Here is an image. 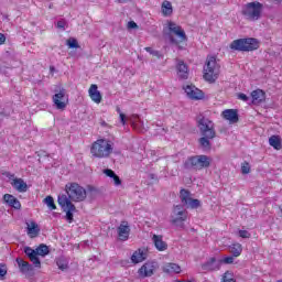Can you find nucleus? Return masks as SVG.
Here are the masks:
<instances>
[{
  "label": "nucleus",
  "instance_id": "obj_1",
  "mask_svg": "<svg viewBox=\"0 0 282 282\" xmlns=\"http://www.w3.org/2000/svg\"><path fill=\"white\" fill-rule=\"evenodd\" d=\"M182 205H175L171 216V224L178 228H184V221L188 219V212L185 208L197 209L202 206V200L191 197V191L182 188L180 191ZM185 206V208H184Z\"/></svg>",
  "mask_w": 282,
  "mask_h": 282
},
{
  "label": "nucleus",
  "instance_id": "obj_2",
  "mask_svg": "<svg viewBox=\"0 0 282 282\" xmlns=\"http://www.w3.org/2000/svg\"><path fill=\"white\" fill-rule=\"evenodd\" d=\"M196 122L202 135L198 139V144L203 151H210V149H213V143H210V140H215L217 137L213 121L203 115H199L196 118Z\"/></svg>",
  "mask_w": 282,
  "mask_h": 282
},
{
  "label": "nucleus",
  "instance_id": "obj_3",
  "mask_svg": "<svg viewBox=\"0 0 282 282\" xmlns=\"http://www.w3.org/2000/svg\"><path fill=\"white\" fill-rule=\"evenodd\" d=\"M65 191L69 202H85V199H87V193L96 192V187L88 185L87 189H85L78 183H67Z\"/></svg>",
  "mask_w": 282,
  "mask_h": 282
},
{
  "label": "nucleus",
  "instance_id": "obj_4",
  "mask_svg": "<svg viewBox=\"0 0 282 282\" xmlns=\"http://www.w3.org/2000/svg\"><path fill=\"white\" fill-rule=\"evenodd\" d=\"M210 156L205 154L188 156L183 162V169L185 171H204V169L210 167Z\"/></svg>",
  "mask_w": 282,
  "mask_h": 282
},
{
  "label": "nucleus",
  "instance_id": "obj_5",
  "mask_svg": "<svg viewBox=\"0 0 282 282\" xmlns=\"http://www.w3.org/2000/svg\"><path fill=\"white\" fill-rule=\"evenodd\" d=\"M241 14L246 21H259L263 17V3L259 1L249 2L242 7Z\"/></svg>",
  "mask_w": 282,
  "mask_h": 282
},
{
  "label": "nucleus",
  "instance_id": "obj_6",
  "mask_svg": "<svg viewBox=\"0 0 282 282\" xmlns=\"http://www.w3.org/2000/svg\"><path fill=\"white\" fill-rule=\"evenodd\" d=\"M90 153L94 158H109L113 153V147L108 140L99 139L93 143Z\"/></svg>",
  "mask_w": 282,
  "mask_h": 282
},
{
  "label": "nucleus",
  "instance_id": "obj_7",
  "mask_svg": "<svg viewBox=\"0 0 282 282\" xmlns=\"http://www.w3.org/2000/svg\"><path fill=\"white\" fill-rule=\"evenodd\" d=\"M259 47V40L254 37L238 39L231 42L230 50L236 52H254Z\"/></svg>",
  "mask_w": 282,
  "mask_h": 282
},
{
  "label": "nucleus",
  "instance_id": "obj_8",
  "mask_svg": "<svg viewBox=\"0 0 282 282\" xmlns=\"http://www.w3.org/2000/svg\"><path fill=\"white\" fill-rule=\"evenodd\" d=\"M219 65L217 64V57L207 56L206 64L204 66V78L207 83H215L219 78Z\"/></svg>",
  "mask_w": 282,
  "mask_h": 282
},
{
  "label": "nucleus",
  "instance_id": "obj_9",
  "mask_svg": "<svg viewBox=\"0 0 282 282\" xmlns=\"http://www.w3.org/2000/svg\"><path fill=\"white\" fill-rule=\"evenodd\" d=\"M57 204H59L61 208L66 213V221L72 224V221H74V213H76V205L73 204L65 194L58 195Z\"/></svg>",
  "mask_w": 282,
  "mask_h": 282
},
{
  "label": "nucleus",
  "instance_id": "obj_10",
  "mask_svg": "<svg viewBox=\"0 0 282 282\" xmlns=\"http://www.w3.org/2000/svg\"><path fill=\"white\" fill-rule=\"evenodd\" d=\"M167 28L170 33H167L166 36L172 45H180V42L173 36V34L180 37L181 43L187 41L186 32L182 29V26L175 24V22H169Z\"/></svg>",
  "mask_w": 282,
  "mask_h": 282
},
{
  "label": "nucleus",
  "instance_id": "obj_11",
  "mask_svg": "<svg viewBox=\"0 0 282 282\" xmlns=\"http://www.w3.org/2000/svg\"><path fill=\"white\" fill-rule=\"evenodd\" d=\"M155 262H145L138 271L139 276H141V279L153 276V274H155Z\"/></svg>",
  "mask_w": 282,
  "mask_h": 282
},
{
  "label": "nucleus",
  "instance_id": "obj_12",
  "mask_svg": "<svg viewBox=\"0 0 282 282\" xmlns=\"http://www.w3.org/2000/svg\"><path fill=\"white\" fill-rule=\"evenodd\" d=\"M184 89L192 100H202L204 98V91L193 85H187Z\"/></svg>",
  "mask_w": 282,
  "mask_h": 282
},
{
  "label": "nucleus",
  "instance_id": "obj_13",
  "mask_svg": "<svg viewBox=\"0 0 282 282\" xmlns=\"http://www.w3.org/2000/svg\"><path fill=\"white\" fill-rule=\"evenodd\" d=\"M65 94H67L65 88H61L59 91L53 96V102H54L56 109H65V107H67V104H65V101H64Z\"/></svg>",
  "mask_w": 282,
  "mask_h": 282
},
{
  "label": "nucleus",
  "instance_id": "obj_14",
  "mask_svg": "<svg viewBox=\"0 0 282 282\" xmlns=\"http://www.w3.org/2000/svg\"><path fill=\"white\" fill-rule=\"evenodd\" d=\"M119 241H127L131 232L128 221H121L120 226L117 228Z\"/></svg>",
  "mask_w": 282,
  "mask_h": 282
},
{
  "label": "nucleus",
  "instance_id": "obj_15",
  "mask_svg": "<svg viewBox=\"0 0 282 282\" xmlns=\"http://www.w3.org/2000/svg\"><path fill=\"white\" fill-rule=\"evenodd\" d=\"M225 120H228L230 124H237L239 122V111L237 109H226L221 113Z\"/></svg>",
  "mask_w": 282,
  "mask_h": 282
},
{
  "label": "nucleus",
  "instance_id": "obj_16",
  "mask_svg": "<svg viewBox=\"0 0 282 282\" xmlns=\"http://www.w3.org/2000/svg\"><path fill=\"white\" fill-rule=\"evenodd\" d=\"M221 268V261L220 259L217 260L216 258H210L207 262H205L202 265L203 270H206L207 272H217V270H220Z\"/></svg>",
  "mask_w": 282,
  "mask_h": 282
},
{
  "label": "nucleus",
  "instance_id": "obj_17",
  "mask_svg": "<svg viewBox=\"0 0 282 282\" xmlns=\"http://www.w3.org/2000/svg\"><path fill=\"white\" fill-rule=\"evenodd\" d=\"M88 94L93 102H96L97 105L102 102V95L98 90V85L93 84L88 90Z\"/></svg>",
  "mask_w": 282,
  "mask_h": 282
},
{
  "label": "nucleus",
  "instance_id": "obj_18",
  "mask_svg": "<svg viewBox=\"0 0 282 282\" xmlns=\"http://www.w3.org/2000/svg\"><path fill=\"white\" fill-rule=\"evenodd\" d=\"M24 254H26L30 261L33 262V265L35 268H41V259H39V256L34 252V249H32L31 247H25Z\"/></svg>",
  "mask_w": 282,
  "mask_h": 282
},
{
  "label": "nucleus",
  "instance_id": "obj_19",
  "mask_svg": "<svg viewBox=\"0 0 282 282\" xmlns=\"http://www.w3.org/2000/svg\"><path fill=\"white\" fill-rule=\"evenodd\" d=\"M17 263L20 268V272H22V274H30V272H34V267L32 264H30V262L21 259V258H17Z\"/></svg>",
  "mask_w": 282,
  "mask_h": 282
},
{
  "label": "nucleus",
  "instance_id": "obj_20",
  "mask_svg": "<svg viewBox=\"0 0 282 282\" xmlns=\"http://www.w3.org/2000/svg\"><path fill=\"white\" fill-rule=\"evenodd\" d=\"M3 200L8 204V206H11V208L21 210V202H19L17 197L12 196V194H4Z\"/></svg>",
  "mask_w": 282,
  "mask_h": 282
},
{
  "label": "nucleus",
  "instance_id": "obj_21",
  "mask_svg": "<svg viewBox=\"0 0 282 282\" xmlns=\"http://www.w3.org/2000/svg\"><path fill=\"white\" fill-rule=\"evenodd\" d=\"M152 241L160 252H164L169 248V245L162 239V236L153 235Z\"/></svg>",
  "mask_w": 282,
  "mask_h": 282
},
{
  "label": "nucleus",
  "instance_id": "obj_22",
  "mask_svg": "<svg viewBox=\"0 0 282 282\" xmlns=\"http://www.w3.org/2000/svg\"><path fill=\"white\" fill-rule=\"evenodd\" d=\"M252 104L261 105L265 100V93L262 89H257L251 93Z\"/></svg>",
  "mask_w": 282,
  "mask_h": 282
},
{
  "label": "nucleus",
  "instance_id": "obj_23",
  "mask_svg": "<svg viewBox=\"0 0 282 282\" xmlns=\"http://www.w3.org/2000/svg\"><path fill=\"white\" fill-rule=\"evenodd\" d=\"M13 188L18 191V193H26L28 192V183L23 181V178H14L11 183Z\"/></svg>",
  "mask_w": 282,
  "mask_h": 282
},
{
  "label": "nucleus",
  "instance_id": "obj_24",
  "mask_svg": "<svg viewBox=\"0 0 282 282\" xmlns=\"http://www.w3.org/2000/svg\"><path fill=\"white\" fill-rule=\"evenodd\" d=\"M145 259H147V252H144V250L142 249L134 251L131 257L132 263H142V261H145Z\"/></svg>",
  "mask_w": 282,
  "mask_h": 282
},
{
  "label": "nucleus",
  "instance_id": "obj_25",
  "mask_svg": "<svg viewBox=\"0 0 282 282\" xmlns=\"http://www.w3.org/2000/svg\"><path fill=\"white\" fill-rule=\"evenodd\" d=\"M177 74H178L180 78H183V79L188 78V66H186L184 61H178Z\"/></svg>",
  "mask_w": 282,
  "mask_h": 282
},
{
  "label": "nucleus",
  "instance_id": "obj_26",
  "mask_svg": "<svg viewBox=\"0 0 282 282\" xmlns=\"http://www.w3.org/2000/svg\"><path fill=\"white\" fill-rule=\"evenodd\" d=\"M161 9L163 17H171V14H173V4H171L169 0L163 1Z\"/></svg>",
  "mask_w": 282,
  "mask_h": 282
},
{
  "label": "nucleus",
  "instance_id": "obj_27",
  "mask_svg": "<svg viewBox=\"0 0 282 282\" xmlns=\"http://www.w3.org/2000/svg\"><path fill=\"white\" fill-rule=\"evenodd\" d=\"M269 144L270 147H273V149H275L276 151H281L282 149V142L279 135H272L271 138H269Z\"/></svg>",
  "mask_w": 282,
  "mask_h": 282
},
{
  "label": "nucleus",
  "instance_id": "obj_28",
  "mask_svg": "<svg viewBox=\"0 0 282 282\" xmlns=\"http://www.w3.org/2000/svg\"><path fill=\"white\" fill-rule=\"evenodd\" d=\"M33 250L37 257H47V254H50V247L44 243H41L36 249Z\"/></svg>",
  "mask_w": 282,
  "mask_h": 282
},
{
  "label": "nucleus",
  "instance_id": "obj_29",
  "mask_svg": "<svg viewBox=\"0 0 282 282\" xmlns=\"http://www.w3.org/2000/svg\"><path fill=\"white\" fill-rule=\"evenodd\" d=\"M28 225V235H33V237H39V234L41 232V228H39V225L35 221H31Z\"/></svg>",
  "mask_w": 282,
  "mask_h": 282
},
{
  "label": "nucleus",
  "instance_id": "obj_30",
  "mask_svg": "<svg viewBox=\"0 0 282 282\" xmlns=\"http://www.w3.org/2000/svg\"><path fill=\"white\" fill-rule=\"evenodd\" d=\"M232 257H240L241 252H243V247L241 246V243H234L230 248H229Z\"/></svg>",
  "mask_w": 282,
  "mask_h": 282
},
{
  "label": "nucleus",
  "instance_id": "obj_31",
  "mask_svg": "<svg viewBox=\"0 0 282 282\" xmlns=\"http://www.w3.org/2000/svg\"><path fill=\"white\" fill-rule=\"evenodd\" d=\"M166 272H175V274H180L182 272V268L178 264L170 263L165 267Z\"/></svg>",
  "mask_w": 282,
  "mask_h": 282
},
{
  "label": "nucleus",
  "instance_id": "obj_32",
  "mask_svg": "<svg viewBox=\"0 0 282 282\" xmlns=\"http://www.w3.org/2000/svg\"><path fill=\"white\" fill-rule=\"evenodd\" d=\"M44 204L50 208V210H56V204H54V197L46 196L44 198Z\"/></svg>",
  "mask_w": 282,
  "mask_h": 282
},
{
  "label": "nucleus",
  "instance_id": "obj_33",
  "mask_svg": "<svg viewBox=\"0 0 282 282\" xmlns=\"http://www.w3.org/2000/svg\"><path fill=\"white\" fill-rule=\"evenodd\" d=\"M66 45H68L69 50H76L79 47L78 40L74 37L68 39Z\"/></svg>",
  "mask_w": 282,
  "mask_h": 282
},
{
  "label": "nucleus",
  "instance_id": "obj_34",
  "mask_svg": "<svg viewBox=\"0 0 282 282\" xmlns=\"http://www.w3.org/2000/svg\"><path fill=\"white\" fill-rule=\"evenodd\" d=\"M56 263L59 270H67V268H69L67 260L64 258H58Z\"/></svg>",
  "mask_w": 282,
  "mask_h": 282
},
{
  "label": "nucleus",
  "instance_id": "obj_35",
  "mask_svg": "<svg viewBox=\"0 0 282 282\" xmlns=\"http://www.w3.org/2000/svg\"><path fill=\"white\" fill-rule=\"evenodd\" d=\"M145 52H148L149 54H151L152 56H155L156 58H164V55H162V53H160L159 51H155L151 47H145Z\"/></svg>",
  "mask_w": 282,
  "mask_h": 282
},
{
  "label": "nucleus",
  "instance_id": "obj_36",
  "mask_svg": "<svg viewBox=\"0 0 282 282\" xmlns=\"http://www.w3.org/2000/svg\"><path fill=\"white\" fill-rule=\"evenodd\" d=\"M241 173L242 175H248V173H250V163L243 162L241 164Z\"/></svg>",
  "mask_w": 282,
  "mask_h": 282
},
{
  "label": "nucleus",
  "instance_id": "obj_37",
  "mask_svg": "<svg viewBox=\"0 0 282 282\" xmlns=\"http://www.w3.org/2000/svg\"><path fill=\"white\" fill-rule=\"evenodd\" d=\"M221 264L225 263L226 265H230V263H235V256H229L224 259H220Z\"/></svg>",
  "mask_w": 282,
  "mask_h": 282
},
{
  "label": "nucleus",
  "instance_id": "obj_38",
  "mask_svg": "<svg viewBox=\"0 0 282 282\" xmlns=\"http://www.w3.org/2000/svg\"><path fill=\"white\" fill-rule=\"evenodd\" d=\"M8 274V265L6 263H0V278L6 276Z\"/></svg>",
  "mask_w": 282,
  "mask_h": 282
},
{
  "label": "nucleus",
  "instance_id": "obj_39",
  "mask_svg": "<svg viewBox=\"0 0 282 282\" xmlns=\"http://www.w3.org/2000/svg\"><path fill=\"white\" fill-rule=\"evenodd\" d=\"M104 173L105 175H107V177H111V180L117 175L116 172H113V170H110V169L104 170Z\"/></svg>",
  "mask_w": 282,
  "mask_h": 282
},
{
  "label": "nucleus",
  "instance_id": "obj_40",
  "mask_svg": "<svg viewBox=\"0 0 282 282\" xmlns=\"http://www.w3.org/2000/svg\"><path fill=\"white\" fill-rule=\"evenodd\" d=\"M238 232L241 239H250V234L248 232V230H239Z\"/></svg>",
  "mask_w": 282,
  "mask_h": 282
},
{
  "label": "nucleus",
  "instance_id": "obj_41",
  "mask_svg": "<svg viewBox=\"0 0 282 282\" xmlns=\"http://www.w3.org/2000/svg\"><path fill=\"white\" fill-rule=\"evenodd\" d=\"M65 25H67V22L65 20H59L57 22L58 30H65Z\"/></svg>",
  "mask_w": 282,
  "mask_h": 282
},
{
  "label": "nucleus",
  "instance_id": "obj_42",
  "mask_svg": "<svg viewBox=\"0 0 282 282\" xmlns=\"http://www.w3.org/2000/svg\"><path fill=\"white\" fill-rule=\"evenodd\" d=\"M112 180L115 182V186H120V184H122V181L120 180V176H118V174H115Z\"/></svg>",
  "mask_w": 282,
  "mask_h": 282
},
{
  "label": "nucleus",
  "instance_id": "obj_43",
  "mask_svg": "<svg viewBox=\"0 0 282 282\" xmlns=\"http://www.w3.org/2000/svg\"><path fill=\"white\" fill-rule=\"evenodd\" d=\"M137 28H138V23H135L134 21L128 22L129 30H137Z\"/></svg>",
  "mask_w": 282,
  "mask_h": 282
},
{
  "label": "nucleus",
  "instance_id": "obj_44",
  "mask_svg": "<svg viewBox=\"0 0 282 282\" xmlns=\"http://www.w3.org/2000/svg\"><path fill=\"white\" fill-rule=\"evenodd\" d=\"M238 98L239 100H243V102H248L249 100V97H247V95L243 93L238 94Z\"/></svg>",
  "mask_w": 282,
  "mask_h": 282
},
{
  "label": "nucleus",
  "instance_id": "obj_45",
  "mask_svg": "<svg viewBox=\"0 0 282 282\" xmlns=\"http://www.w3.org/2000/svg\"><path fill=\"white\" fill-rule=\"evenodd\" d=\"M119 118L122 124H127V115H124L123 112H120Z\"/></svg>",
  "mask_w": 282,
  "mask_h": 282
},
{
  "label": "nucleus",
  "instance_id": "obj_46",
  "mask_svg": "<svg viewBox=\"0 0 282 282\" xmlns=\"http://www.w3.org/2000/svg\"><path fill=\"white\" fill-rule=\"evenodd\" d=\"M149 180H152L153 182H160V178H158L156 174L150 173L148 175Z\"/></svg>",
  "mask_w": 282,
  "mask_h": 282
},
{
  "label": "nucleus",
  "instance_id": "obj_47",
  "mask_svg": "<svg viewBox=\"0 0 282 282\" xmlns=\"http://www.w3.org/2000/svg\"><path fill=\"white\" fill-rule=\"evenodd\" d=\"M6 43V35L3 33H0V45H3Z\"/></svg>",
  "mask_w": 282,
  "mask_h": 282
},
{
  "label": "nucleus",
  "instance_id": "obj_48",
  "mask_svg": "<svg viewBox=\"0 0 282 282\" xmlns=\"http://www.w3.org/2000/svg\"><path fill=\"white\" fill-rule=\"evenodd\" d=\"M223 282H236V281H235V279H228V278L226 276V273H225V275H224V278H223Z\"/></svg>",
  "mask_w": 282,
  "mask_h": 282
},
{
  "label": "nucleus",
  "instance_id": "obj_49",
  "mask_svg": "<svg viewBox=\"0 0 282 282\" xmlns=\"http://www.w3.org/2000/svg\"><path fill=\"white\" fill-rule=\"evenodd\" d=\"M50 72L51 74H54V72H56V68L54 66H50Z\"/></svg>",
  "mask_w": 282,
  "mask_h": 282
},
{
  "label": "nucleus",
  "instance_id": "obj_50",
  "mask_svg": "<svg viewBox=\"0 0 282 282\" xmlns=\"http://www.w3.org/2000/svg\"><path fill=\"white\" fill-rule=\"evenodd\" d=\"M6 175H7V177H10V178L14 177V174H10V172H7Z\"/></svg>",
  "mask_w": 282,
  "mask_h": 282
},
{
  "label": "nucleus",
  "instance_id": "obj_51",
  "mask_svg": "<svg viewBox=\"0 0 282 282\" xmlns=\"http://www.w3.org/2000/svg\"><path fill=\"white\" fill-rule=\"evenodd\" d=\"M118 1V3H127V1H129V0H117Z\"/></svg>",
  "mask_w": 282,
  "mask_h": 282
},
{
  "label": "nucleus",
  "instance_id": "obj_52",
  "mask_svg": "<svg viewBox=\"0 0 282 282\" xmlns=\"http://www.w3.org/2000/svg\"><path fill=\"white\" fill-rule=\"evenodd\" d=\"M117 111H118L119 116H120V113H122V111L120 110L119 107H117Z\"/></svg>",
  "mask_w": 282,
  "mask_h": 282
},
{
  "label": "nucleus",
  "instance_id": "obj_53",
  "mask_svg": "<svg viewBox=\"0 0 282 282\" xmlns=\"http://www.w3.org/2000/svg\"><path fill=\"white\" fill-rule=\"evenodd\" d=\"M276 282H282V280H278Z\"/></svg>",
  "mask_w": 282,
  "mask_h": 282
}]
</instances>
